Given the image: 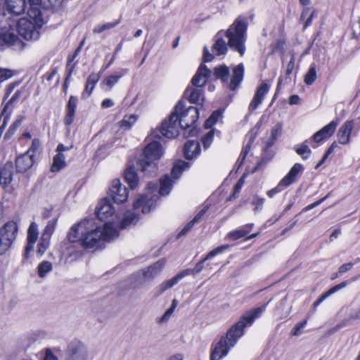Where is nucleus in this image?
<instances>
[{
    "instance_id": "nucleus-59",
    "label": "nucleus",
    "mask_w": 360,
    "mask_h": 360,
    "mask_svg": "<svg viewBox=\"0 0 360 360\" xmlns=\"http://www.w3.org/2000/svg\"><path fill=\"white\" fill-rule=\"evenodd\" d=\"M329 195H330V193H328L323 198H321L317 200L316 201L314 202L313 203L308 205L307 206H306L305 207H304L302 209V212H308V211L312 210L313 208L316 207V206L319 205L323 201H325L329 197Z\"/></svg>"
},
{
    "instance_id": "nucleus-34",
    "label": "nucleus",
    "mask_w": 360,
    "mask_h": 360,
    "mask_svg": "<svg viewBox=\"0 0 360 360\" xmlns=\"http://www.w3.org/2000/svg\"><path fill=\"white\" fill-rule=\"evenodd\" d=\"M127 72V69H122L120 72L105 77L103 81V84L107 86L108 90H111L114 85L116 84L120 79L125 75Z\"/></svg>"
},
{
    "instance_id": "nucleus-44",
    "label": "nucleus",
    "mask_w": 360,
    "mask_h": 360,
    "mask_svg": "<svg viewBox=\"0 0 360 360\" xmlns=\"http://www.w3.org/2000/svg\"><path fill=\"white\" fill-rule=\"evenodd\" d=\"M24 117L22 116H18L15 120L10 125L8 130L5 133L4 139H10L15 133L18 128L21 125Z\"/></svg>"
},
{
    "instance_id": "nucleus-41",
    "label": "nucleus",
    "mask_w": 360,
    "mask_h": 360,
    "mask_svg": "<svg viewBox=\"0 0 360 360\" xmlns=\"http://www.w3.org/2000/svg\"><path fill=\"white\" fill-rule=\"evenodd\" d=\"M85 41H86V37H84L82 39V40L79 42V46L77 47V49L75 50V51L72 53L68 55V59H67V63H66V66H67L68 69L70 68V67H72V65L74 63H76V65L77 64V61H74V60L80 53V52L85 44Z\"/></svg>"
},
{
    "instance_id": "nucleus-8",
    "label": "nucleus",
    "mask_w": 360,
    "mask_h": 360,
    "mask_svg": "<svg viewBox=\"0 0 360 360\" xmlns=\"http://www.w3.org/2000/svg\"><path fill=\"white\" fill-rule=\"evenodd\" d=\"M302 171L303 167L300 163L294 164L288 174L278 182V184L274 188L266 191L267 196L272 198L276 194L282 192L285 188L296 181L299 174Z\"/></svg>"
},
{
    "instance_id": "nucleus-54",
    "label": "nucleus",
    "mask_w": 360,
    "mask_h": 360,
    "mask_svg": "<svg viewBox=\"0 0 360 360\" xmlns=\"http://www.w3.org/2000/svg\"><path fill=\"white\" fill-rule=\"evenodd\" d=\"M58 222V218L49 221L44 230V235H48L49 237L53 233Z\"/></svg>"
},
{
    "instance_id": "nucleus-22",
    "label": "nucleus",
    "mask_w": 360,
    "mask_h": 360,
    "mask_svg": "<svg viewBox=\"0 0 360 360\" xmlns=\"http://www.w3.org/2000/svg\"><path fill=\"white\" fill-rule=\"evenodd\" d=\"M354 127V120H347L338 129L337 138L338 143L347 145L350 143L351 134Z\"/></svg>"
},
{
    "instance_id": "nucleus-21",
    "label": "nucleus",
    "mask_w": 360,
    "mask_h": 360,
    "mask_svg": "<svg viewBox=\"0 0 360 360\" xmlns=\"http://www.w3.org/2000/svg\"><path fill=\"white\" fill-rule=\"evenodd\" d=\"M201 153L200 143L196 140H188L183 148V155L186 160H193L196 159Z\"/></svg>"
},
{
    "instance_id": "nucleus-64",
    "label": "nucleus",
    "mask_w": 360,
    "mask_h": 360,
    "mask_svg": "<svg viewBox=\"0 0 360 360\" xmlns=\"http://www.w3.org/2000/svg\"><path fill=\"white\" fill-rule=\"evenodd\" d=\"M353 266H354V263H352V262H348V263L342 264L339 267V269H338L340 274H342L351 270L352 269Z\"/></svg>"
},
{
    "instance_id": "nucleus-38",
    "label": "nucleus",
    "mask_w": 360,
    "mask_h": 360,
    "mask_svg": "<svg viewBox=\"0 0 360 360\" xmlns=\"http://www.w3.org/2000/svg\"><path fill=\"white\" fill-rule=\"evenodd\" d=\"M173 185V181L168 175H165L160 180L159 193L161 195H168Z\"/></svg>"
},
{
    "instance_id": "nucleus-43",
    "label": "nucleus",
    "mask_w": 360,
    "mask_h": 360,
    "mask_svg": "<svg viewBox=\"0 0 360 360\" xmlns=\"http://www.w3.org/2000/svg\"><path fill=\"white\" fill-rule=\"evenodd\" d=\"M138 115L135 114L125 115L123 119L120 122V126L124 129H130L136 122Z\"/></svg>"
},
{
    "instance_id": "nucleus-18",
    "label": "nucleus",
    "mask_w": 360,
    "mask_h": 360,
    "mask_svg": "<svg viewBox=\"0 0 360 360\" xmlns=\"http://www.w3.org/2000/svg\"><path fill=\"white\" fill-rule=\"evenodd\" d=\"M231 245L229 244H224L221 245H219L211 251H210L205 257H203L198 263L195 264L194 268L193 269V271L195 274L200 273L204 268V263L214 257L215 256L218 255H221L224 253L227 250L230 248Z\"/></svg>"
},
{
    "instance_id": "nucleus-24",
    "label": "nucleus",
    "mask_w": 360,
    "mask_h": 360,
    "mask_svg": "<svg viewBox=\"0 0 360 360\" xmlns=\"http://www.w3.org/2000/svg\"><path fill=\"white\" fill-rule=\"evenodd\" d=\"M253 224H247L239 229L230 231L227 236L232 240H237L240 238H245V240L252 239L258 236V233L249 234Z\"/></svg>"
},
{
    "instance_id": "nucleus-19",
    "label": "nucleus",
    "mask_w": 360,
    "mask_h": 360,
    "mask_svg": "<svg viewBox=\"0 0 360 360\" xmlns=\"http://www.w3.org/2000/svg\"><path fill=\"white\" fill-rule=\"evenodd\" d=\"M270 89V85L266 82H262L257 88L254 94V96L250 101L248 110L253 112L259 105L262 103L265 96L268 94Z\"/></svg>"
},
{
    "instance_id": "nucleus-63",
    "label": "nucleus",
    "mask_w": 360,
    "mask_h": 360,
    "mask_svg": "<svg viewBox=\"0 0 360 360\" xmlns=\"http://www.w3.org/2000/svg\"><path fill=\"white\" fill-rule=\"evenodd\" d=\"M34 243H31L30 241H27L23 254L24 259H27L29 258L30 252L32 250Z\"/></svg>"
},
{
    "instance_id": "nucleus-60",
    "label": "nucleus",
    "mask_w": 360,
    "mask_h": 360,
    "mask_svg": "<svg viewBox=\"0 0 360 360\" xmlns=\"http://www.w3.org/2000/svg\"><path fill=\"white\" fill-rule=\"evenodd\" d=\"M48 248V243L41 241L37 245V254L38 257H41Z\"/></svg>"
},
{
    "instance_id": "nucleus-12",
    "label": "nucleus",
    "mask_w": 360,
    "mask_h": 360,
    "mask_svg": "<svg viewBox=\"0 0 360 360\" xmlns=\"http://www.w3.org/2000/svg\"><path fill=\"white\" fill-rule=\"evenodd\" d=\"M95 214L100 220L108 221L115 214L110 200L107 198L101 200L96 206Z\"/></svg>"
},
{
    "instance_id": "nucleus-61",
    "label": "nucleus",
    "mask_w": 360,
    "mask_h": 360,
    "mask_svg": "<svg viewBox=\"0 0 360 360\" xmlns=\"http://www.w3.org/2000/svg\"><path fill=\"white\" fill-rule=\"evenodd\" d=\"M316 13H317V12L316 10H313L311 11L309 16L307 18V19L305 20V22L304 23L303 28H302L303 30H305L307 27H309L312 24L313 19L316 17Z\"/></svg>"
},
{
    "instance_id": "nucleus-30",
    "label": "nucleus",
    "mask_w": 360,
    "mask_h": 360,
    "mask_svg": "<svg viewBox=\"0 0 360 360\" xmlns=\"http://www.w3.org/2000/svg\"><path fill=\"white\" fill-rule=\"evenodd\" d=\"M19 40L18 35L11 32L0 33V49L4 50L7 47L15 45Z\"/></svg>"
},
{
    "instance_id": "nucleus-48",
    "label": "nucleus",
    "mask_w": 360,
    "mask_h": 360,
    "mask_svg": "<svg viewBox=\"0 0 360 360\" xmlns=\"http://www.w3.org/2000/svg\"><path fill=\"white\" fill-rule=\"evenodd\" d=\"M53 269L52 263L49 261H42L37 266V273L40 278H44Z\"/></svg>"
},
{
    "instance_id": "nucleus-5",
    "label": "nucleus",
    "mask_w": 360,
    "mask_h": 360,
    "mask_svg": "<svg viewBox=\"0 0 360 360\" xmlns=\"http://www.w3.org/2000/svg\"><path fill=\"white\" fill-rule=\"evenodd\" d=\"M213 74L215 79H219L230 91H236L240 88L244 79L245 68L242 63L235 66L232 69L230 80V69L224 64L214 67Z\"/></svg>"
},
{
    "instance_id": "nucleus-36",
    "label": "nucleus",
    "mask_w": 360,
    "mask_h": 360,
    "mask_svg": "<svg viewBox=\"0 0 360 360\" xmlns=\"http://www.w3.org/2000/svg\"><path fill=\"white\" fill-rule=\"evenodd\" d=\"M67 163L65 162V157L63 153H57L56 155L53 156V163L51 165L50 170L52 172H58L62 169L65 167Z\"/></svg>"
},
{
    "instance_id": "nucleus-62",
    "label": "nucleus",
    "mask_w": 360,
    "mask_h": 360,
    "mask_svg": "<svg viewBox=\"0 0 360 360\" xmlns=\"http://www.w3.org/2000/svg\"><path fill=\"white\" fill-rule=\"evenodd\" d=\"M214 59L213 54L210 53L207 47L203 49L202 60L204 63L211 62Z\"/></svg>"
},
{
    "instance_id": "nucleus-17",
    "label": "nucleus",
    "mask_w": 360,
    "mask_h": 360,
    "mask_svg": "<svg viewBox=\"0 0 360 360\" xmlns=\"http://www.w3.org/2000/svg\"><path fill=\"white\" fill-rule=\"evenodd\" d=\"M156 200L157 199L154 196L148 198L145 194L139 195L133 202V208L135 210L141 209L142 213L146 214L155 207Z\"/></svg>"
},
{
    "instance_id": "nucleus-39",
    "label": "nucleus",
    "mask_w": 360,
    "mask_h": 360,
    "mask_svg": "<svg viewBox=\"0 0 360 360\" xmlns=\"http://www.w3.org/2000/svg\"><path fill=\"white\" fill-rule=\"evenodd\" d=\"M138 220L139 214L131 211H127L124 214L122 220L120 221V226L121 229H126L131 224H136Z\"/></svg>"
},
{
    "instance_id": "nucleus-25",
    "label": "nucleus",
    "mask_w": 360,
    "mask_h": 360,
    "mask_svg": "<svg viewBox=\"0 0 360 360\" xmlns=\"http://www.w3.org/2000/svg\"><path fill=\"white\" fill-rule=\"evenodd\" d=\"M124 179L131 189H135L139 184V177L134 163L129 162L124 172Z\"/></svg>"
},
{
    "instance_id": "nucleus-55",
    "label": "nucleus",
    "mask_w": 360,
    "mask_h": 360,
    "mask_svg": "<svg viewBox=\"0 0 360 360\" xmlns=\"http://www.w3.org/2000/svg\"><path fill=\"white\" fill-rule=\"evenodd\" d=\"M75 67H76V63H74L72 65V67H70V68H68V70H67L65 81L63 84V91L65 94H67V91L68 89V84H69L70 79L75 69Z\"/></svg>"
},
{
    "instance_id": "nucleus-40",
    "label": "nucleus",
    "mask_w": 360,
    "mask_h": 360,
    "mask_svg": "<svg viewBox=\"0 0 360 360\" xmlns=\"http://www.w3.org/2000/svg\"><path fill=\"white\" fill-rule=\"evenodd\" d=\"M286 45V39L281 38L276 40L271 44V53H280L282 56L285 55V46Z\"/></svg>"
},
{
    "instance_id": "nucleus-45",
    "label": "nucleus",
    "mask_w": 360,
    "mask_h": 360,
    "mask_svg": "<svg viewBox=\"0 0 360 360\" xmlns=\"http://www.w3.org/2000/svg\"><path fill=\"white\" fill-rule=\"evenodd\" d=\"M208 129L209 131L203 134L200 139L204 150H207L210 148L214 137L215 129L210 128Z\"/></svg>"
},
{
    "instance_id": "nucleus-35",
    "label": "nucleus",
    "mask_w": 360,
    "mask_h": 360,
    "mask_svg": "<svg viewBox=\"0 0 360 360\" xmlns=\"http://www.w3.org/2000/svg\"><path fill=\"white\" fill-rule=\"evenodd\" d=\"M105 221L106 222L104 224L103 229H101L102 243L104 241L110 240L117 234V231L113 224L110 222L109 220Z\"/></svg>"
},
{
    "instance_id": "nucleus-56",
    "label": "nucleus",
    "mask_w": 360,
    "mask_h": 360,
    "mask_svg": "<svg viewBox=\"0 0 360 360\" xmlns=\"http://www.w3.org/2000/svg\"><path fill=\"white\" fill-rule=\"evenodd\" d=\"M307 321L308 319H304L300 322L296 323L293 327L292 330H291V335L293 336L299 335L301 333L302 329H303L306 326Z\"/></svg>"
},
{
    "instance_id": "nucleus-57",
    "label": "nucleus",
    "mask_w": 360,
    "mask_h": 360,
    "mask_svg": "<svg viewBox=\"0 0 360 360\" xmlns=\"http://www.w3.org/2000/svg\"><path fill=\"white\" fill-rule=\"evenodd\" d=\"M264 202L265 199L264 198L259 197L258 195H255L251 202V204L255 207L254 211L257 212L262 210Z\"/></svg>"
},
{
    "instance_id": "nucleus-26",
    "label": "nucleus",
    "mask_w": 360,
    "mask_h": 360,
    "mask_svg": "<svg viewBox=\"0 0 360 360\" xmlns=\"http://www.w3.org/2000/svg\"><path fill=\"white\" fill-rule=\"evenodd\" d=\"M7 11L15 15H20L25 13L27 8L26 0H6Z\"/></svg>"
},
{
    "instance_id": "nucleus-15",
    "label": "nucleus",
    "mask_w": 360,
    "mask_h": 360,
    "mask_svg": "<svg viewBox=\"0 0 360 360\" xmlns=\"http://www.w3.org/2000/svg\"><path fill=\"white\" fill-rule=\"evenodd\" d=\"M36 162L34 155H30L24 153L18 155L15 159L16 173L24 174L30 169Z\"/></svg>"
},
{
    "instance_id": "nucleus-33",
    "label": "nucleus",
    "mask_w": 360,
    "mask_h": 360,
    "mask_svg": "<svg viewBox=\"0 0 360 360\" xmlns=\"http://www.w3.org/2000/svg\"><path fill=\"white\" fill-rule=\"evenodd\" d=\"M207 208L206 207H203L194 217L192 220L188 221L183 229L179 232L177 234V238H180L182 236L186 234L193 227L194 224L199 221L202 217L207 212Z\"/></svg>"
},
{
    "instance_id": "nucleus-27",
    "label": "nucleus",
    "mask_w": 360,
    "mask_h": 360,
    "mask_svg": "<svg viewBox=\"0 0 360 360\" xmlns=\"http://www.w3.org/2000/svg\"><path fill=\"white\" fill-rule=\"evenodd\" d=\"M101 77V73H91L86 81L85 87L82 93V97L84 98L89 97L95 89L96 84Z\"/></svg>"
},
{
    "instance_id": "nucleus-28",
    "label": "nucleus",
    "mask_w": 360,
    "mask_h": 360,
    "mask_svg": "<svg viewBox=\"0 0 360 360\" xmlns=\"http://www.w3.org/2000/svg\"><path fill=\"white\" fill-rule=\"evenodd\" d=\"M222 31H219L216 35V40L212 46V51L216 56L225 55L227 53V44L221 36Z\"/></svg>"
},
{
    "instance_id": "nucleus-6",
    "label": "nucleus",
    "mask_w": 360,
    "mask_h": 360,
    "mask_svg": "<svg viewBox=\"0 0 360 360\" xmlns=\"http://www.w3.org/2000/svg\"><path fill=\"white\" fill-rule=\"evenodd\" d=\"M21 83L20 80L13 81L6 85L4 94L3 96L2 102L4 103L3 109L1 110V115H4L11 112V114L13 112V110L18 105V103L22 102L25 98L26 89L25 87H22L20 89H17L14 94L11 96V97L8 99L10 95L14 91V89L18 87Z\"/></svg>"
},
{
    "instance_id": "nucleus-11",
    "label": "nucleus",
    "mask_w": 360,
    "mask_h": 360,
    "mask_svg": "<svg viewBox=\"0 0 360 360\" xmlns=\"http://www.w3.org/2000/svg\"><path fill=\"white\" fill-rule=\"evenodd\" d=\"M338 124L339 119L337 118L332 120L328 124L314 134L311 139L316 143H321L323 141L330 138L334 134Z\"/></svg>"
},
{
    "instance_id": "nucleus-50",
    "label": "nucleus",
    "mask_w": 360,
    "mask_h": 360,
    "mask_svg": "<svg viewBox=\"0 0 360 360\" xmlns=\"http://www.w3.org/2000/svg\"><path fill=\"white\" fill-rule=\"evenodd\" d=\"M121 22V19H117L113 22H107L101 25H98L93 30L94 34H100L105 30H110L118 25Z\"/></svg>"
},
{
    "instance_id": "nucleus-46",
    "label": "nucleus",
    "mask_w": 360,
    "mask_h": 360,
    "mask_svg": "<svg viewBox=\"0 0 360 360\" xmlns=\"http://www.w3.org/2000/svg\"><path fill=\"white\" fill-rule=\"evenodd\" d=\"M221 116L222 112L220 110L213 111L210 116L205 121L203 124L204 128H213V126L217 122Z\"/></svg>"
},
{
    "instance_id": "nucleus-31",
    "label": "nucleus",
    "mask_w": 360,
    "mask_h": 360,
    "mask_svg": "<svg viewBox=\"0 0 360 360\" xmlns=\"http://www.w3.org/2000/svg\"><path fill=\"white\" fill-rule=\"evenodd\" d=\"M165 265V259H161L153 264L150 265L146 270L143 271L145 277L150 278L155 277L163 269Z\"/></svg>"
},
{
    "instance_id": "nucleus-42",
    "label": "nucleus",
    "mask_w": 360,
    "mask_h": 360,
    "mask_svg": "<svg viewBox=\"0 0 360 360\" xmlns=\"http://www.w3.org/2000/svg\"><path fill=\"white\" fill-rule=\"evenodd\" d=\"M282 133V124L280 122H278L276 124V125L272 128L271 131V136L269 138L266 144L267 146L271 147L272 146L276 141L278 139V138L281 135Z\"/></svg>"
},
{
    "instance_id": "nucleus-58",
    "label": "nucleus",
    "mask_w": 360,
    "mask_h": 360,
    "mask_svg": "<svg viewBox=\"0 0 360 360\" xmlns=\"http://www.w3.org/2000/svg\"><path fill=\"white\" fill-rule=\"evenodd\" d=\"M14 75L13 71L7 69L0 68V82H3L8 79L11 78Z\"/></svg>"
},
{
    "instance_id": "nucleus-3",
    "label": "nucleus",
    "mask_w": 360,
    "mask_h": 360,
    "mask_svg": "<svg viewBox=\"0 0 360 360\" xmlns=\"http://www.w3.org/2000/svg\"><path fill=\"white\" fill-rule=\"evenodd\" d=\"M101 236L100 227L94 226L91 220L84 219L70 227L67 238L85 250H95L103 245Z\"/></svg>"
},
{
    "instance_id": "nucleus-14",
    "label": "nucleus",
    "mask_w": 360,
    "mask_h": 360,
    "mask_svg": "<svg viewBox=\"0 0 360 360\" xmlns=\"http://www.w3.org/2000/svg\"><path fill=\"white\" fill-rule=\"evenodd\" d=\"M17 31L25 39L30 40L36 33L35 25L30 19L22 18L17 22Z\"/></svg>"
},
{
    "instance_id": "nucleus-1",
    "label": "nucleus",
    "mask_w": 360,
    "mask_h": 360,
    "mask_svg": "<svg viewBox=\"0 0 360 360\" xmlns=\"http://www.w3.org/2000/svg\"><path fill=\"white\" fill-rule=\"evenodd\" d=\"M199 114L198 108L191 106L186 108L184 102L179 101L168 119L164 120L161 127L153 131L146 139L147 144L141 157L136 162L137 169L148 175L157 171L158 165L155 161L160 159L163 155L160 143L162 137L158 133L167 139H172L179 134V129H181L184 130V134L186 137L198 136L200 129L196 124Z\"/></svg>"
},
{
    "instance_id": "nucleus-2",
    "label": "nucleus",
    "mask_w": 360,
    "mask_h": 360,
    "mask_svg": "<svg viewBox=\"0 0 360 360\" xmlns=\"http://www.w3.org/2000/svg\"><path fill=\"white\" fill-rule=\"evenodd\" d=\"M266 309V304L246 311L240 317L238 321L231 326L219 340L212 345L210 360H221L229 352L238 340L243 336L245 328L251 326L255 321L259 318Z\"/></svg>"
},
{
    "instance_id": "nucleus-29",
    "label": "nucleus",
    "mask_w": 360,
    "mask_h": 360,
    "mask_svg": "<svg viewBox=\"0 0 360 360\" xmlns=\"http://www.w3.org/2000/svg\"><path fill=\"white\" fill-rule=\"evenodd\" d=\"M187 94L188 95V100L190 103L202 105L204 98L203 91L201 89L188 86L184 91V95Z\"/></svg>"
},
{
    "instance_id": "nucleus-4",
    "label": "nucleus",
    "mask_w": 360,
    "mask_h": 360,
    "mask_svg": "<svg viewBox=\"0 0 360 360\" xmlns=\"http://www.w3.org/2000/svg\"><path fill=\"white\" fill-rule=\"evenodd\" d=\"M248 27V22L244 17H238L233 23L224 32L228 38V45L235 51L243 56L245 52V34Z\"/></svg>"
},
{
    "instance_id": "nucleus-51",
    "label": "nucleus",
    "mask_w": 360,
    "mask_h": 360,
    "mask_svg": "<svg viewBox=\"0 0 360 360\" xmlns=\"http://www.w3.org/2000/svg\"><path fill=\"white\" fill-rule=\"evenodd\" d=\"M317 74L314 65L309 67L307 72L304 75V82L307 85H311L316 79Z\"/></svg>"
},
{
    "instance_id": "nucleus-52",
    "label": "nucleus",
    "mask_w": 360,
    "mask_h": 360,
    "mask_svg": "<svg viewBox=\"0 0 360 360\" xmlns=\"http://www.w3.org/2000/svg\"><path fill=\"white\" fill-rule=\"evenodd\" d=\"M38 227L34 222H32L27 230V241L36 243L38 238Z\"/></svg>"
},
{
    "instance_id": "nucleus-49",
    "label": "nucleus",
    "mask_w": 360,
    "mask_h": 360,
    "mask_svg": "<svg viewBox=\"0 0 360 360\" xmlns=\"http://www.w3.org/2000/svg\"><path fill=\"white\" fill-rule=\"evenodd\" d=\"M306 142L307 141L295 146V152L300 155L303 160H307L311 154V151L306 144Z\"/></svg>"
},
{
    "instance_id": "nucleus-7",
    "label": "nucleus",
    "mask_w": 360,
    "mask_h": 360,
    "mask_svg": "<svg viewBox=\"0 0 360 360\" xmlns=\"http://www.w3.org/2000/svg\"><path fill=\"white\" fill-rule=\"evenodd\" d=\"M18 226L16 221L10 220L0 228V256L4 255L16 239Z\"/></svg>"
},
{
    "instance_id": "nucleus-37",
    "label": "nucleus",
    "mask_w": 360,
    "mask_h": 360,
    "mask_svg": "<svg viewBox=\"0 0 360 360\" xmlns=\"http://www.w3.org/2000/svg\"><path fill=\"white\" fill-rule=\"evenodd\" d=\"M190 167V162H186L185 160H179L174 164L172 167L171 171L172 176L174 178L177 179L181 176V174L185 169L189 168Z\"/></svg>"
},
{
    "instance_id": "nucleus-10",
    "label": "nucleus",
    "mask_w": 360,
    "mask_h": 360,
    "mask_svg": "<svg viewBox=\"0 0 360 360\" xmlns=\"http://www.w3.org/2000/svg\"><path fill=\"white\" fill-rule=\"evenodd\" d=\"M68 360H86V349L83 343L75 340L69 343L67 349Z\"/></svg>"
},
{
    "instance_id": "nucleus-32",
    "label": "nucleus",
    "mask_w": 360,
    "mask_h": 360,
    "mask_svg": "<svg viewBox=\"0 0 360 360\" xmlns=\"http://www.w3.org/2000/svg\"><path fill=\"white\" fill-rule=\"evenodd\" d=\"M347 281H343L338 285H335L328 289L327 291L321 294V295L313 303V308L316 309L324 300L339 290L346 287Z\"/></svg>"
},
{
    "instance_id": "nucleus-23",
    "label": "nucleus",
    "mask_w": 360,
    "mask_h": 360,
    "mask_svg": "<svg viewBox=\"0 0 360 360\" xmlns=\"http://www.w3.org/2000/svg\"><path fill=\"white\" fill-rule=\"evenodd\" d=\"M211 75V70L205 65L200 64L191 79V84L197 87H202Z\"/></svg>"
},
{
    "instance_id": "nucleus-53",
    "label": "nucleus",
    "mask_w": 360,
    "mask_h": 360,
    "mask_svg": "<svg viewBox=\"0 0 360 360\" xmlns=\"http://www.w3.org/2000/svg\"><path fill=\"white\" fill-rule=\"evenodd\" d=\"M41 142L39 139H34L32 141V144L28 150L25 152L30 155H34L35 158L37 155L40 154Z\"/></svg>"
},
{
    "instance_id": "nucleus-47",
    "label": "nucleus",
    "mask_w": 360,
    "mask_h": 360,
    "mask_svg": "<svg viewBox=\"0 0 360 360\" xmlns=\"http://www.w3.org/2000/svg\"><path fill=\"white\" fill-rule=\"evenodd\" d=\"M27 15L36 23L41 22L43 20L42 13L39 6H30L27 10Z\"/></svg>"
},
{
    "instance_id": "nucleus-20",
    "label": "nucleus",
    "mask_w": 360,
    "mask_h": 360,
    "mask_svg": "<svg viewBox=\"0 0 360 360\" xmlns=\"http://www.w3.org/2000/svg\"><path fill=\"white\" fill-rule=\"evenodd\" d=\"M13 177V164L11 161H7L0 167V186L6 190L11 184Z\"/></svg>"
},
{
    "instance_id": "nucleus-13",
    "label": "nucleus",
    "mask_w": 360,
    "mask_h": 360,
    "mask_svg": "<svg viewBox=\"0 0 360 360\" xmlns=\"http://www.w3.org/2000/svg\"><path fill=\"white\" fill-rule=\"evenodd\" d=\"M189 275L195 276L193 269H184L171 279L165 281L157 288L156 295L158 296L162 294L165 290L176 285L183 278Z\"/></svg>"
},
{
    "instance_id": "nucleus-9",
    "label": "nucleus",
    "mask_w": 360,
    "mask_h": 360,
    "mask_svg": "<svg viewBox=\"0 0 360 360\" xmlns=\"http://www.w3.org/2000/svg\"><path fill=\"white\" fill-rule=\"evenodd\" d=\"M108 194L115 203L121 204L127 201L129 191L119 179H115L111 181Z\"/></svg>"
},
{
    "instance_id": "nucleus-16",
    "label": "nucleus",
    "mask_w": 360,
    "mask_h": 360,
    "mask_svg": "<svg viewBox=\"0 0 360 360\" xmlns=\"http://www.w3.org/2000/svg\"><path fill=\"white\" fill-rule=\"evenodd\" d=\"M77 104L78 98L73 95L70 96L65 105L63 118V123L65 126L70 127L73 124L76 116Z\"/></svg>"
}]
</instances>
